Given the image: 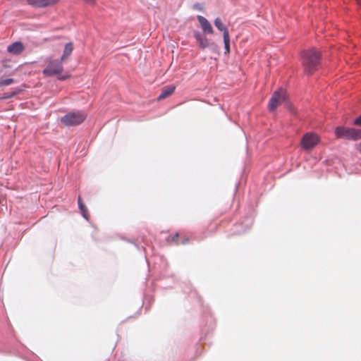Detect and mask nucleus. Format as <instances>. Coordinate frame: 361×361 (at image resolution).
<instances>
[{"instance_id": "obj_1", "label": "nucleus", "mask_w": 361, "mask_h": 361, "mask_svg": "<svg viewBox=\"0 0 361 361\" xmlns=\"http://www.w3.org/2000/svg\"><path fill=\"white\" fill-rule=\"evenodd\" d=\"M321 54L314 48L305 51L302 54V65L305 72L312 75L320 65Z\"/></svg>"}, {"instance_id": "obj_2", "label": "nucleus", "mask_w": 361, "mask_h": 361, "mask_svg": "<svg viewBox=\"0 0 361 361\" xmlns=\"http://www.w3.org/2000/svg\"><path fill=\"white\" fill-rule=\"evenodd\" d=\"M337 138L347 139L356 141L361 139V130L344 126H338L335 129Z\"/></svg>"}, {"instance_id": "obj_3", "label": "nucleus", "mask_w": 361, "mask_h": 361, "mask_svg": "<svg viewBox=\"0 0 361 361\" xmlns=\"http://www.w3.org/2000/svg\"><path fill=\"white\" fill-rule=\"evenodd\" d=\"M86 115L82 111L70 112L61 118V122L66 126H75L82 123Z\"/></svg>"}, {"instance_id": "obj_4", "label": "nucleus", "mask_w": 361, "mask_h": 361, "mask_svg": "<svg viewBox=\"0 0 361 361\" xmlns=\"http://www.w3.org/2000/svg\"><path fill=\"white\" fill-rule=\"evenodd\" d=\"M63 61L50 59L48 65L43 71V74L46 76L60 75L63 71Z\"/></svg>"}, {"instance_id": "obj_5", "label": "nucleus", "mask_w": 361, "mask_h": 361, "mask_svg": "<svg viewBox=\"0 0 361 361\" xmlns=\"http://www.w3.org/2000/svg\"><path fill=\"white\" fill-rule=\"evenodd\" d=\"M320 142V138L317 134L314 133H307L305 134L301 140V147L305 151L312 150Z\"/></svg>"}, {"instance_id": "obj_6", "label": "nucleus", "mask_w": 361, "mask_h": 361, "mask_svg": "<svg viewBox=\"0 0 361 361\" xmlns=\"http://www.w3.org/2000/svg\"><path fill=\"white\" fill-rule=\"evenodd\" d=\"M287 97L286 92L283 89L275 91L269 102V109L274 111L282 102H285Z\"/></svg>"}, {"instance_id": "obj_7", "label": "nucleus", "mask_w": 361, "mask_h": 361, "mask_svg": "<svg viewBox=\"0 0 361 361\" xmlns=\"http://www.w3.org/2000/svg\"><path fill=\"white\" fill-rule=\"evenodd\" d=\"M27 4L35 8H45L56 4L59 0H26Z\"/></svg>"}, {"instance_id": "obj_8", "label": "nucleus", "mask_w": 361, "mask_h": 361, "mask_svg": "<svg viewBox=\"0 0 361 361\" xmlns=\"http://www.w3.org/2000/svg\"><path fill=\"white\" fill-rule=\"evenodd\" d=\"M197 18L201 25L202 30L204 33L211 35L214 33V29L207 18L202 16H197Z\"/></svg>"}, {"instance_id": "obj_9", "label": "nucleus", "mask_w": 361, "mask_h": 361, "mask_svg": "<svg viewBox=\"0 0 361 361\" xmlns=\"http://www.w3.org/2000/svg\"><path fill=\"white\" fill-rule=\"evenodd\" d=\"M24 49L25 47L21 42H16L7 47L8 52L16 55L20 54Z\"/></svg>"}, {"instance_id": "obj_10", "label": "nucleus", "mask_w": 361, "mask_h": 361, "mask_svg": "<svg viewBox=\"0 0 361 361\" xmlns=\"http://www.w3.org/2000/svg\"><path fill=\"white\" fill-rule=\"evenodd\" d=\"M194 37L195 39L197 40L199 46L202 49H205L209 47V43L208 39L204 36L202 34H201L199 32H194Z\"/></svg>"}, {"instance_id": "obj_11", "label": "nucleus", "mask_w": 361, "mask_h": 361, "mask_svg": "<svg viewBox=\"0 0 361 361\" xmlns=\"http://www.w3.org/2000/svg\"><path fill=\"white\" fill-rule=\"evenodd\" d=\"M174 90H175L174 86H169V87L164 88L162 90L161 92L160 93V94L159 95L157 99L159 101H160V100H162V99L169 97L170 95H171L173 93Z\"/></svg>"}, {"instance_id": "obj_12", "label": "nucleus", "mask_w": 361, "mask_h": 361, "mask_svg": "<svg viewBox=\"0 0 361 361\" xmlns=\"http://www.w3.org/2000/svg\"><path fill=\"white\" fill-rule=\"evenodd\" d=\"M214 25L218 30L223 32V37H225L226 34H227V35H229L228 28L224 25L222 20L219 18H216L214 20Z\"/></svg>"}, {"instance_id": "obj_13", "label": "nucleus", "mask_w": 361, "mask_h": 361, "mask_svg": "<svg viewBox=\"0 0 361 361\" xmlns=\"http://www.w3.org/2000/svg\"><path fill=\"white\" fill-rule=\"evenodd\" d=\"M73 45L71 42L67 43L65 45L63 54L61 58V61L66 60L73 52Z\"/></svg>"}, {"instance_id": "obj_14", "label": "nucleus", "mask_w": 361, "mask_h": 361, "mask_svg": "<svg viewBox=\"0 0 361 361\" xmlns=\"http://www.w3.org/2000/svg\"><path fill=\"white\" fill-rule=\"evenodd\" d=\"M224 47H225V54H229L230 53V36L227 35V34H226L225 37H224Z\"/></svg>"}, {"instance_id": "obj_15", "label": "nucleus", "mask_w": 361, "mask_h": 361, "mask_svg": "<svg viewBox=\"0 0 361 361\" xmlns=\"http://www.w3.org/2000/svg\"><path fill=\"white\" fill-rule=\"evenodd\" d=\"M178 237H179V234L178 233H176L175 234L172 235H169V237L166 238V241L169 243H175V244H178Z\"/></svg>"}, {"instance_id": "obj_16", "label": "nucleus", "mask_w": 361, "mask_h": 361, "mask_svg": "<svg viewBox=\"0 0 361 361\" xmlns=\"http://www.w3.org/2000/svg\"><path fill=\"white\" fill-rule=\"evenodd\" d=\"M14 82V80L13 78H8L6 80H0V87L1 86H8Z\"/></svg>"}, {"instance_id": "obj_17", "label": "nucleus", "mask_w": 361, "mask_h": 361, "mask_svg": "<svg viewBox=\"0 0 361 361\" xmlns=\"http://www.w3.org/2000/svg\"><path fill=\"white\" fill-rule=\"evenodd\" d=\"M79 208H80L84 218H85L87 220H88L89 214H88L86 207L83 204L82 207H79Z\"/></svg>"}, {"instance_id": "obj_18", "label": "nucleus", "mask_w": 361, "mask_h": 361, "mask_svg": "<svg viewBox=\"0 0 361 361\" xmlns=\"http://www.w3.org/2000/svg\"><path fill=\"white\" fill-rule=\"evenodd\" d=\"M354 124L361 126V115L355 120Z\"/></svg>"}, {"instance_id": "obj_19", "label": "nucleus", "mask_w": 361, "mask_h": 361, "mask_svg": "<svg viewBox=\"0 0 361 361\" xmlns=\"http://www.w3.org/2000/svg\"><path fill=\"white\" fill-rule=\"evenodd\" d=\"M16 94H17V92H13V93L4 96L3 98L4 99L11 98V97L15 96Z\"/></svg>"}, {"instance_id": "obj_20", "label": "nucleus", "mask_w": 361, "mask_h": 361, "mask_svg": "<svg viewBox=\"0 0 361 361\" xmlns=\"http://www.w3.org/2000/svg\"><path fill=\"white\" fill-rule=\"evenodd\" d=\"M78 206H79V207H82V205L84 204L82 203V198H81V197H80V196H79V197H78Z\"/></svg>"}, {"instance_id": "obj_21", "label": "nucleus", "mask_w": 361, "mask_h": 361, "mask_svg": "<svg viewBox=\"0 0 361 361\" xmlns=\"http://www.w3.org/2000/svg\"><path fill=\"white\" fill-rule=\"evenodd\" d=\"M356 149H357V151L361 154V142L359 143L358 145H357L356 146Z\"/></svg>"}, {"instance_id": "obj_22", "label": "nucleus", "mask_w": 361, "mask_h": 361, "mask_svg": "<svg viewBox=\"0 0 361 361\" xmlns=\"http://www.w3.org/2000/svg\"><path fill=\"white\" fill-rule=\"evenodd\" d=\"M68 77H69L68 75H60L59 77V80H65V79L68 78Z\"/></svg>"}, {"instance_id": "obj_23", "label": "nucleus", "mask_w": 361, "mask_h": 361, "mask_svg": "<svg viewBox=\"0 0 361 361\" xmlns=\"http://www.w3.org/2000/svg\"><path fill=\"white\" fill-rule=\"evenodd\" d=\"M87 3L94 4L96 0H85Z\"/></svg>"}, {"instance_id": "obj_24", "label": "nucleus", "mask_w": 361, "mask_h": 361, "mask_svg": "<svg viewBox=\"0 0 361 361\" xmlns=\"http://www.w3.org/2000/svg\"><path fill=\"white\" fill-rule=\"evenodd\" d=\"M357 3L358 5L361 6V0H357Z\"/></svg>"}, {"instance_id": "obj_25", "label": "nucleus", "mask_w": 361, "mask_h": 361, "mask_svg": "<svg viewBox=\"0 0 361 361\" xmlns=\"http://www.w3.org/2000/svg\"><path fill=\"white\" fill-rule=\"evenodd\" d=\"M188 242V239H185L183 242V244H185Z\"/></svg>"}]
</instances>
